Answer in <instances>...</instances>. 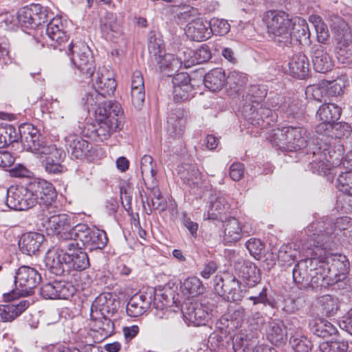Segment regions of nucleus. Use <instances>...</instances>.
Masks as SVG:
<instances>
[{
	"label": "nucleus",
	"instance_id": "1",
	"mask_svg": "<svg viewBox=\"0 0 352 352\" xmlns=\"http://www.w3.org/2000/svg\"><path fill=\"white\" fill-rule=\"evenodd\" d=\"M351 224L350 218L342 217L333 219L324 217L322 221L312 223L305 230L302 248L311 250L312 245H325V248H332L336 236L342 237L344 231Z\"/></svg>",
	"mask_w": 352,
	"mask_h": 352
},
{
	"label": "nucleus",
	"instance_id": "2",
	"mask_svg": "<svg viewBox=\"0 0 352 352\" xmlns=\"http://www.w3.org/2000/svg\"><path fill=\"white\" fill-rule=\"evenodd\" d=\"M58 206H50L38 214L42 226L48 234L56 235L61 241L62 248L72 250L78 246L75 241L76 226L71 228V219L66 214H56Z\"/></svg>",
	"mask_w": 352,
	"mask_h": 352
},
{
	"label": "nucleus",
	"instance_id": "3",
	"mask_svg": "<svg viewBox=\"0 0 352 352\" xmlns=\"http://www.w3.org/2000/svg\"><path fill=\"white\" fill-rule=\"evenodd\" d=\"M111 294L99 295L91 307V323L92 333L98 342H101L112 335L114 324L107 314H113L117 310V302Z\"/></svg>",
	"mask_w": 352,
	"mask_h": 352
},
{
	"label": "nucleus",
	"instance_id": "4",
	"mask_svg": "<svg viewBox=\"0 0 352 352\" xmlns=\"http://www.w3.org/2000/svg\"><path fill=\"white\" fill-rule=\"evenodd\" d=\"M120 104L117 102L107 101L100 104L96 109V122L94 132L99 141L107 140L114 132L120 129L122 122Z\"/></svg>",
	"mask_w": 352,
	"mask_h": 352
},
{
	"label": "nucleus",
	"instance_id": "5",
	"mask_svg": "<svg viewBox=\"0 0 352 352\" xmlns=\"http://www.w3.org/2000/svg\"><path fill=\"white\" fill-rule=\"evenodd\" d=\"M269 37L280 47H288L292 43V23L289 14L282 10H268L263 16Z\"/></svg>",
	"mask_w": 352,
	"mask_h": 352
},
{
	"label": "nucleus",
	"instance_id": "6",
	"mask_svg": "<svg viewBox=\"0 0 352 352\" xmlns=\"http://www.w3.org/2000/svg\"><path fill=\"white\" fill-rule=\"evenodd\" d=\"M307 131L298 126H285L272 130L268 138L273 146L295 151L307 146Z\"/></svg>",
	"mask_w": 352,
	"mask_h": 352
},
{
	"label": "nucleus",
	"instance_id": "7",
	"mask_svg": "<svg viewBox=\"0 0 352 352\" xmlns=\"http://www.w3.org/2000/svg\"><path fill=\"white\" fill-rule=\"evenodd\" d=\"M285 99L278 94H270L267 101L261 104L257 111L252 110L256 107L254 104H247L242 107V115L252 124L265 127L274 121L271 118L273 111L278 110L281 112Z\"/></svg>",
	"mask_w": 352,
	"mask_h": 352
},
{
	"label": "nucleus",
	"instance_id": "8",
	"mask_svg": "<svg viewBox=\"0 0 352 352\" xmlns=\"http://www.w3.org/2000/svg\"><path fill=\"white\" fill-rule=\"evenodd\" d=\"M331 27L336 43V54L338 63L344 66L352 64V41L348 24L340 16L331 19Z\"/></svg>",
	"mask_w": 352,
	"mask_h": 352
},
{
	"label": "nucleus",
	"instance_id": "9",
	"mask_svg": "<svg viewBox=\"0 0 352 352\" xmlns=\"http://www.w3.org/2000/svg\"><path fill=\"white\" fill-rule=\"evenodd\" d=\"M343 148L339 146L337 151L331 145L321 144L313 152V160L309 164V169L318 175H327L333 167L338 166L342 160Z\"/></svg>",
	"mask_w": 352,
	"mask_h": 352
},
{
	"label": "nucleus",
	"instance_id": "10",
	"mask_svg": "<svg viewBox=\"0 0 352 352\" xmlns=\"http://www.w3.org/2000/svg\"><path fill=\"white\" fill-rule=\"evenodd\" d=\"M68 54L80 74L89 78L95 72L94 56L89 47L83 42H71L68 45Z\"/></svg>",
	"mask_w": 352,
	"mask_h": 352
},
{
	"label": "nucleus",
	"instance_id": "11",
	"mask_svg": "<svg viewBox=\"0 0 352 352\" xmlns=\"http://www.w3.org/2000/svg\"><path fill=\"white\" fill-rule=\"evenodd\" d=\"M314 255L317 256L320 260L319 264L325 266L327 273L332 276H340L345 275L349 270V262L346 257L342 254H333L325 248V245H312Z\"/></svg>",
	"mask_w": 352,
	"mask_h": 352
},
{
	"label": "nucleus",
	"instance_id": "12",
	"mask_svg": "<svg viewBox=\"0 0 352 352\" xmlns=\"http://www.w3.org/2000/svg\"><path fill=\"white\" fill-rule=\"evenodd\" d=\"M74 231V234H76L74 241L79 242L90 250H102L108 242L107 234L104 230L91 229L86 224L76 225Z\"/></svg>",
	"mask_w": 352,
	"mask_h": 352
},
{
	"label": "nucleus",
	"instance_id": "13",
	"mask_svg": "<svg viewBox=\"0 0 352 352\" xmlns=\"http://www.w3.org/2000/svg\"><path fill=\"white\" fill-rule=\"evenodd\" d=\"M20 140L24 149L42 157V153L49 151L37 129L32 124H24L19 128Z\"/></svg>",
	"mask_w": 352,
	"mask_h": 352
},
{
	"label": "nucleus",
	"instance_id": "14",
	"mask_svg": "<svg viewBox=\"0 0 352 352\" xmlns=\"http://www.w3.org/2000/svg\"><path fill=\"white\" fill-rule=\"evenodd\" d=\"M30 183L26 186H11L7 190L6 205L14 210H25L35 206Z\"/></svg>",
	"mask_w": 352,
	"mask_h": 352
},
{
	"label": "nucleus",
	"instance_id": "15",
	"mask_svg": "<svg viewBox=\"0 0 352 352\" xmlns=\"http://www.w3.org/2000/svg\"><path fill=\"white\" fill-rule=\"evenodd\" d=\"M214 289L217 294L228 301L240 300L243 297L240 283L231 274H225L223 276H216L214 279Z\"/></svg>",
	"mask_w": 352,
	"mask_h": 352
},
{
	"label": "nucleus",
	"instance_id": "16",
	"mask_svg": "<svg viewBox=\"0 0 352 352\" xmlns=\"http://www.w3.org/2000/svg\"><path fill=\"white\" fill-rule=\"evenodd\" d=\"M32 197L35 198V205L41 206V212L50 206H57L55 202L56 192L53 185L44 179L30 183Z\"/></svg>",
	"mask_w": 352,
	"mask_h": 352
},
{
	"label": "nucleus",
	"instance_id": "17",
	"mask_svg": "<svg viewBox=\"0 0 352 352\" xmlns=\"http://www.w3.org/2000/svg\"><path fill=\"white\" fill-rule=\"evenodd\" d=\"M41 279L40 274L35 269L23 265L16 272L14 284L19 294L26 296L32 292V290L40 283Z\"/></svg>",
	"mask_w": 352,
	"mask_h": 352
},
{
	"label": "nucleus",
	"instance_id": "18",
	"mask_svg": "<svg viewBox=\"0 0 352 352\" xmlns=\"http://www.w3.org/2000/svg\"><path fill=\"white\" fill-rule=\"evenodd\" d=\"M91 78L94 89L102 97L111 96L116 89L115 74L105 67H99Z\"/></svg>",
	"mask_w": 352,
	"mask_h": 352
},
{
	"label": "nucleus",
	"instance_id": "19",
	"mask_svg": "<svg viewBox=\"0 0 352 352\" xmlns=\"http://www.w3.org/2000/svg\"><path fill=\"white\" fill-rule=\"evenodd\" d=\"M223 241L226 245H232L240 241L243 237L252 233V228L243 224L235 217H229L223 221Z\"/></svg>",
	"mask_w": 352,
	"mask_h": 352
},
{
	"label": "nucleus",
	"instance_id": "20",
	"mask_svg": "<svg viewBox=\"0 0 352 352\" xmlns=\"http://www.w3.org/2000/svg\"><path fill=\"white\" fill-rule=\"evenodd\" d=\"M182 310L186 322L195 326L206 324L211 316L207 307L198 301L185 302Z\"/></svg>",
	"mask_w": 352,
	"mask_h": 352
},
{
	"label": "nucleus",
	"instance_id": "21",
	"mask_svg": "<svg viewBox=\"0 0 352 352\" xmlns=\"http://www.w3.org/2000/svg\"><path fill=\"white\" fill-rule=\"evenodd\" d=\"M75 291L70 283L55 280L43 285L40 294L45 299H67L74 294Z\"/></svg>",
	"mask_w": 352,
	"mask_h": 352
},
{
	"label": "nucleus",
	"instance_id": "22",
	"mask_svg": "<svg viewBox=\"0 0 352 352\" xmlns=\"http://www.w3.org/2000/svg\"><path fill=\"white\" fill-rule=\"evenodd\" d=\"M155 290L150 288L145 292H139L133 295L126 305V313L130 317H138L144 314L151 307Z\"/></svg>",
	"mask_w": 352,
	"mask_h": 352
},
{
	"label": "nucleus",
	"instance_id": "23",
	"mask_svg": "<svg viewBox=\"0 0 352 352\" xmlns=\"http://www.w3.org/2000/svg\"><path fill=\"white\" fill-rule=\"evenodd\" d=\"M67 252L63 250L53 248L49 250L45 257V265L53 274L64 276L68 273Z\"/></svg>",
	"mask_w": 352,
	"mask_h": 352
},
{
	"label": "nucleus",
	"instance_id": "24",
	"mask_svg": "<svg viewBox=\"0 0 352 352\" xmlns=\"http://www.w3.org/2000/svg\"><path fill=\"white\" fill-rule=\"evenodd\" d=\"M320 260L318 256L307 258L300 261L293 270L294 281L300 289L308 288V280L310 278V270L318 265Z\"/></svg>",
	"mask_w": 352,
	"mask_h": 352
},
{
	"label": "nucleus",
	"instance_id": "25",
	"mask_svg": "<svg viewBox=\"0 0 352 352\" xmlns=\"http://www.w3.org/2000/svg\"><path fill=\"white\" fill-rule=\"evenodd\" d=\"M65 142L68 152L76 159H83L91 155V144L78 135H68Z\"/></svg>",
	"mask_w": 352,
	"mask_h": 352
},
{
	"label": "nucleus",
	"instance_id": "26",
	"mask_svg": "<svg viewBox=\"0 0 352 352\" xmlns=\"http://www.w3.org/2000/svg\"><path fill=\"white\" fill-rule=\"evenodd\" d=\"M207 20L197 18L190 21L186 26L184 31L188 38L192 41L201 42L211 37V30Z\"/></svg>",
	"mask_w": 352,
	"mask_h": 352
},
{
	"label": "nucleus",
	"instance_id": "27",
	"mask_svg": "<svg viewBox=\"0 0 352 352\" xmlns=\"http://www.w3.org/2000/svg\"><path fill=\"white\" fill-rule=\"evenodd\" d=\"M45 34L50 40V45L54 48L61 46L68 40V36L65 31L64 25L60 17H54L47 24Z\"/></svg>",
	"mask_w": 352,
	"mask_h": 352
},
{
	"label": "nucleus",
	"instance_id": "28",
	"mask_svg": "<svg viewBox=\"0 0 352 352\" xmlns=\"http://www.w3.org/2000/svg\"><path fill=\"white\" fill-rule=\"evenodd\" d=\"M82 245L78 242V246L72 250H67V263L68 273L73 269L76 271H82L89 267V259L87 253L82 250Z\"/></svg>",
	"mask_w": 352,
	"mask_h": 352
},
{
	"label": "nucleus",
	"instance_id": "29",
	"mask_svg": "<svg viewBox=\"0 0 352 352\" xmlns=\"http://www.w3.org/2000/svg\"><path fill=\"white\" fill-rule=\"evenodd\" d=\"M256 339L239 333L234 338L233 349L235 352H270L266 345H256Z\"/></svg>",
	"mask_w": 352,
	"mask_h": 352
},
{
	"label": "nucleus",
	"instance_id": "30",
	"mask_svg": "<svg viewBox=\"0 0 352 352\" xmlns=\"http://www.w3.org/2000/svg\"><path fill=\"white\" fill-rule=\"evenodd\" d=\"M48 148L49 151L42 153V157L45 156V158L44 162L45 170L54 174L60 173L63 170L60 163L65 158V153L53 145Z\"/></svg>",
	"mask_w": 352,
	"mask_h": 352
},
{
	"label": "nucleus",
	"instance_id": "31",
	"mask_svg": "<svg viewBox=\"0 0 352 352\" xmlns=\"http://www.w3.org/2000/svg\"><path fill=\"white\" fill-rule=\"evenodd\" d=\"M27 300L0 305V322H10L19 317L29 307Z\"/></svg>",
	"mask_w": 352,
	"mask_h": 352
},
{
	"label": "nucleus",
	"instance_id": "32",
	"mask_svg": "<svg viewBox=\"0 0 352 352\" xmlns=\"http://www.w3.org/2000/svg\"><path fill=\"white\" fill-rule=\"evenodd\" d=\"M45 236L43 234L30 232L24 234L19 241V246L23 253L28 255L35 254L39 251Z\"/></svg>",
	"mask_w": 352,
	"mask_h": 352
},
{
	"label": "nucleus",
	"instance_id": "33",
	"mask_svg": "<svg viewBox=\"0 0 352 352\" xmlns=\"http://www.w3.org/2000/svg\"><path fill=\"white\" fill-rule=\"evenodd\" d=\"M331 276L327 273V271L322 264H318L310 270V278L308 280V288L318 290L322 288H326L330 284H332Z\"/></svg>",
	"mask_w": 352,
	"mask_h": 352
},
{
	"label": "nucleus",
	"instance_id": "34",
	"mask_svg": "<svg viewBox=\"0 0 352 352\" xmlns=\"http://www.w3.org/2000/svg\"><path fill=\"white\" fill-rule=\"evenodd\" d=\"M178 174L183 182L191 188H198L202 184V174L195 165H182L178 168Z\"/></svg>",
	"mask_w": 352,
	"mask_h": 352
},
{
	"label": "nucleus",
	"instance_id": "35",
	"mask_svg": "<svg viewBox=\"0 0 352 352\" xmlns=\"http://www.w3.org/2000/svg\"><path fill=\"white\" fill-rule=\"evenodd\" d=\"M155 59L160 70L168 76H171L172 72H177L184 66V56L177 57L172 54H166L164 56L159 54Z\"/></svg>",
	"mask_w": 352,
	"mask_h": 352
},
{
	"label": "nucleus",
	"instance_id": "36",
	"mask_svg": "<svg viewBox=\"0 0 352 352\" xmlns=\"http://www.w3.org/2000/svg\"><path fill=\"white\" fill-rule=\"evenodd\" d=\"M265 331L267 338L273 344L280 345L287 340V331L282 321L276 320L269 321Z\"/></svg>",
	"mask_w": 352,
	"mask_h": 352
},
{
	"label": "nucleus",
	"instance_id": "37",
	"mask_svg": "<svg viewBox=\"0 0 352 352\" xmlns=\"http://www.w3.org/2000/svg\"><path fill=\"white\" fill-rule=\"evenodd\" d=\"M309 61L307 57L302 53L294 55L289 62V69L294 77L303 79L308 76Z\"/></svg>",
	"mask_w": 352,
	"mask_h": 352
},
{
	"label": "nucleus",
	"instance_id": "38",
	"mask_svg": "<svg viewBox=\"0 0 352 352\" xmlns=\"http://www.w3.org/2000/svg\"><path fill=\"white\" fill-rule=\"evenodd\" d=\"M312 63L314 69L320 73H326L333 67L331 56L322 46H319L314 51Z\"/></svg>",
	"mask_w": 352,
	"mask_h": 352
},
{
	"label": "nucleus",
	"instance_id": "39",
	"mask_svg": "<svg viewBox=\"0 0 352 352\" xmlns=\"http://www.w3.org/2000/svg\"><path fill=\"white\" fill-rule=\"evenodd\" d=\"M206 88L211 91H217L223 89L226 84V76L221 68H216L208 72L204 78Z\"/></svg>",
	"mask_w": 352,
	"mask_h": 352
},
{
	"label": "nucleus",
	"instance_id": "40",
	"mask_svg": "<svg viewBox=\"0 0 352 352\" xmlns=\"http://www.w3.org/2000/svg\"><path fill=\"white\" fill-rule=\"evenodd\" d=\"M309 326L312 333L318 337L327 338L338 333V329L334 324L322 318L310 320Z\"/></svg>",
	"mask_w": 352,
	"mask_h": 352
},
{
	"label": "nucleus",
	"instance_id": "41",
	"mask_svg": "<svg viewBox=\"0 0 352 352\" xmlns=\"http://www.w3.org/2000/svg\"><path fill=\"white\" fill-rule=\"evenodd\" d=\"M291 21L292 40L294 38L300 43L308 40L310 32L306 20L300 16H295L291 17Z\"/></svg>",
	"mask_w": 352,
	"mask_h": 352
},
{
	"label": "nucleus",
	"instance_id": "42",
	"mask_svg": "<svg viewBox=\"0 0 352 352\" xmlns=\"http://www.w3.org/2000/svg\"><path fill=\"white\" fill-rule=\"evenodd\" d=\"M341 108L334 103L322 104L316 113L317 118L321 122L333 124L341 116Z\"/></svg>",
	"mask_w": 352,
	"mask_h": 352
},
{
	"label": "nucleus",
	"instance_id": "43",
	"mask_svg": "<svg viewBox=\"0 0 352 352\" xmlns=\"http://www.w3.org/2000/svg\"><path fill=\"white\" fill-rule=\"evenodd\" d=\"M183 56H184V67L189 68L208 60L210 58V53L207 48L200 47L196 51L187 50L183 52Z\"/></svg>",
	"mask_w": 352,
	"mask_h": 352
},
{
	"label": "nucleus",
	"instance_id": "44",
	"mask_svg": "<svg viewBox=\"0 0 352 352\" xmlns=\"http://www.w3.org/2000/svg\"><path fill=\"white\" fill-rule=\"evenodd\" d=\"M168 132L171 136L180 135L186 123V118L183 110L178 109L168 118Z\"/></svg>",
	"mask_w": 352,
	"mask_h": 352
},
{
	"label": "nucleus",
	"instance_id": "45",
	"mask_svg": "<svg viewBox=\"0 0 352 352\" xmlns=\"http://www.w3.org/2000/svg\"><path fill=\"white\" fill-rule=\"evenodd\" d=\"M205 289L202 281L197 276L188 277L181 285L182 293L188 297H195L203 294Z\"/></svg>",
	"mask_w": 352,
	"mask_h": 352
},
{
	"label": "nucleus",
	"instance_id": "46",
	"mask_svg": "<svg viewBox=\"0 0 352 352\" xmlns=\"http://www.w3.org/2000/svg\"><path fill=\"white\" fill-rule=\"evenodd\" d=\"M267 90L265 85H252L250 87L248 92L245 96V102L243 107L247 104H254L255 108L252 110L257 111L261 104V102L267 96Z\"/></svg>",
	"mask_w": 352,
	"mask_h": 352
},
{
	"label": "nucleus",
	"instance_id": "47",
	"mask_svg": "<svg viewBox=\"0 0 352 352\" xmlns=\"http://www.w3.org/2000/svg\"><path fill=\"white\" fill-rule=\"evenodd\" d=\"M317 305L321 312L327 316H335L339 310V300L331 295H324L318 298Z\"/></svg>",
	"mask_w": 352,
	"mask_h": 352
},
{
	"label": "nucleus",
	"instance_id": "48",
	"mask_svg": "<svg viewBox=\"0 0 352 352\" xmlns=\"http://www.w3.org/2000/svg\"><path fill=\"white\" fill-rule=\"evenodd\" d=\"M239 276L250 286H254L260 280L259 269L251 262H245L239 270Z\"/></svg>",
	"mask_w": 352,
	"mask_h": 352
},
{
	"label": "nucleus",
	"instance_id": "49",
	"mask_svg": "<svg viewBox=\"0 0 352 352\" xmlns=\"http://www.w3.org/2000/svg\"><path fill=\"white\" fill-rule=\"evenodd\" d=\"M228 206L229 204L225 197H211L209 208L205 217L208 219H217L219 214L224 212Z\"/></svg>",
	"mask_w": 352,
	"mask_h": 352
},
{
	"label": "nucleus",
	"instance_id": "50",
	"mask_svg": "<svg viewBox=\"0 0 352 352\" xmlns=\"http://www.w3.org/2000/svg\"><path fill=\"white\" fill-rule=\"evenodd\" d=\"M102 31L109 37H116L122 32L116 16L112 12L106 13L101 24Z\"/></svg>",
	"mask_w": 352,
	"mask_h": 352
},
{
	"label": "nucleus",
	"instance_id": "51",
	"mask_svg": "<svg viewBox=\"0 0 352 352\" xmlns=\"http://www.w3.org/2000/svg\"><path fill=\"white\" fill-rule=\"evenodd\" d=\"M248 299L252 302L251 312L254 318H259L260 314L257 310L261 308V306L265 307L269 305L272 307H274V302L267 297V289L265 287H263L257 296H251Z\"/></svg>",
	"mask_w": 352,
	"mask_h": 352
},
{
	"label": "nucleus",
	"instance_id": "52",
	"mask_svg": "<svg viewBox=\"0 0 352 352\" xmlns=\"http://www.w3.org/2000/svg\"><path fill=\"white\" fill-rule=\"evenodd\" d=\"M324 81L329 97L340 95L343 92L344 88L349 84V78L346 75H341L332 81Z\"/></svg>",
	"mask_w": 352,
	"mask_h": 352
},
{
	"label": "nucleus",
	"instance_id": "53",
	"mask_svg": "<svg viewBox=\"0 0 352 352\" xmlns=\"http://www.w3.org/2000/svg\"><path fill=\"white\" fill-rule=\"evenodd\" d=\"M156 167L157 165L153 162V157L151 155H144L140 161V169L143 179L145 180V178H147L153 182L157 172Z\"/></svg>",
	"mask_w": 352,
	"mask_h": 352
},
{
	"label": "nucleus",
	"instance_id": "54",
	"mask_svg": "<svg viewBox=\"0 0 352 352\" xmlns=\"http://www.w3.org/2000/svg\"><path fill=\"white\" fill-rule=\"evenodd\" d=\"M305 93L307 97L318 102H326L327 98L329 97L324 80L318 84L308 86Z\"/></svg>",
	"mask_w": 352,
	"mask_h": 352
},
{
	"label": "nucleus",
	"instance_id": "55",
	"mask_svg": "<svg viewBox=\"0 0 352 352\" xmlns=\"http://www.w3.org/2000/svg\"><path fill=\"white\" fill-rule=\"evenodd\" d=\"M309 20L315 28L318 42L322 43L326 42L329 38V32L322 18L318 15L312 14L309 16Z\"/></svg>",
	"mask_w": 352,
	"mask_h": 352
},
{
	"label": "nucleus",
	"instance_id": "56",
	"mask_svg": "<svg viewBox=\"0 0 352 352\" xmlns=\"http://www.w3.org/2000/svg\"><path fill=\"white\" fill-rule=\"evenodd\" d=\"M302 102L298 98H287L284 100L281 112L287 114V117H295L302 113Z\"/></svg>",
	"mask_w": 352,
	"mask_h": 352
},
{
	"label": "nucleus",
	"instance_id": "57",
	"mask_svg": "<svg viewBox=\"0 0 352 352\" xmlns=\"http://www.w3.org/2000/svg\"><path fill=\"white\" fill-rule=\"evenodd\" d=\"M17 140L18 136L14 127L10 124L0 126V148H4Z\"/></svg>",
	"mask_w": 352,
	"mask_h": 352
},
{
	"label": "nucleus",
	"instance_id": "58",
	"mask_svg": "<svg viewBox=\"0 0 352 352\" xmlns=\"http://www.w3.org/2000/svg\"><path fill=\"white\" fill-rule=\"evenodd\" d=\"M32 5L21 10L16 18H13L11 23L20 24L25 28H34L32 21Z\"/></svg>",
	"mask_w": 352,
	"mask_h": 352
},
{
	"label": "nucleus",
	"instance_id": "59",
	"mask_svg": "<svg viewBox=\"0 0 352 352\" xmlns=\"http://www.w3.org/2000/svg\"><path fill=\"white\" fill-rule=\"evenodd\" d=\"M247 82V78L243 74L233 71L226 77V84L235 92H239Z\"/></svg>",
	"mask_w": 352,
	"mask_h": 352
},
{
	"label": "nucleus",
	"instance_id": "60",
	"mask_svg": "<svg viewBox=\"0 0 352 352\" xmlns=\"http://www.w3.org/2000/svg\"><path fill=\"white\" fill-rule=\"evenodd\" d=\"M336 186L340 192L352 196V170L340 174Z\"/></svg>",
	"mask_w": 352,
	"mask_h": 352
},
{
	"label": "nucleus",
	"instance_id": "61",
	"mask_svg": "<svg viewBox=\"0 0 352 352\" xmlns=\"http://www.w3.org/2000/svg\"><path fill=\"white\" fill-rule=\"evenodd\" d=\"M210 29L211 30V36L212 35L223 36L230 30L229 23L223 19L212 18L209 21Z\"/></svg>",
	"mask_w": 352,
	"mask_h": 352
},
{
	"label": "nucleus",
	"instance_id": "62",
	"mask_svg": "<svg viewBox=\"0 0 352 352\" xmlns=\"http://www.w3.org/2000/svg\"><path fill=\"white\" fill-rule=\"evenodd\" d=\"M289 343L296 352H309L312 346L307 338L299 335L291 336Z\"/></svg>",
	"mask_w": 352,
	"mask_h": 352
},
{
	"label": "nucleus",
	"instance_id": "63",
	"mask_svg": "<svg viewBox=\"0 0 352 352\" xmlns=\"http://www.w3.org/2000/svg\"><path fill=\"white\" fill-rule=\"evenodd\" d=\"M348 348V342L344 340L323 342L319 345L322 352H346Z\"/></svg>",
	"mask_w": 352,
	"mask_h": 352
},
{
	"label": "nucleus",
	"instance_id": "64",
	"mask_svg": "<svg viewBox=\"0 0 352 352\" xmlns=\"http://www.w3.org/2000/svg\"><path fill=\"white\" fill-rule=\"evenodd\" d=\"M47 109L52 118L62 120L67 114L66 107L57 99L52 100L47 104Z\"/></svg>",
	"mask_w": 352,
	"mask_h": 352
}]
</instances>
